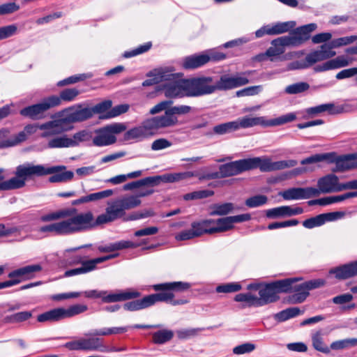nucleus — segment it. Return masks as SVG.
I'll return each mask as SVG.
<instances>
[{
	"instance_id": "f257e3e1",
	"label": "nucleus",
	"mask_w": 357,
	"mask_h": 357,
	"mask_svg": "<svg viewBox=\"0 0 357 357\" xmlns=\"http://www.w3.org/2000/svg\"><path fill=\"white\" fill-rule=\"evenodd\" d=\"M60 167H47L42 165H33L26 162L23 165H18L16 167L15 176L8 180L4 181L5 169L0 168V191H8L12 190L20 189L25 186L26 181L28 178L33 176H43L48 175L59 170Z\"/></svg>"
},
{
	"instance_id": "f03ea898",
	"label": "nucleus",
	"mask_w": 357,
	"mask_h": 357,
	"mask_svg": "<svg viewBox=\"0 0 357 357\" xmlns=\"http://www.w3.org/2000/svg\"><path fill=\"white\" fill-rule=\"evenodd\" d=\"M317 24L312 23L296 28L288 36H284L273 40L271 46L266 50V54L271 61H275L285 51V47H297L310 37V33L314 31Z\"/></svg>"
},
{
	"instance_id": "7ed1b4c3",
	"label": "nucleus",
	"mask_w": 357,
	"mask_h": 357,
	"mask_svg": "<svg viewBox=\"0 0 357 357\" xmlns=\"http://www.w3.org/2000/svg\"><path fill=\"white\" fill-rule=\"evenodd\" d=\"M70 218L64 220L68 234L91 229L98 225L108 223L106 215L102 213L96 218L90 211L74 213Z\"/></svg>"
},
{
	"instance_id": "20e7f679",
	"label": "nucleus",
	"mask_w": 357,
	"mask_h": 357,
	"mask_svg": "<svg viewBox=\"0 0 357 357\" xmlns=\"http://www.w3.org/2000/svg\"><path fill=\"white\" fill-rule=\"evenodd\" d=\"M324 160L330 163H335V167L332 168V172H342L351 169L354 167L351 161V155L337 156L334 152L314 154L301 160V164L304 165Z\"/></svg>"
},
{
	"instance_id": "39448f33",
	"label": "nucleus",
	"mask_w": 357,
	"mask_h": 357,
	"mask_svg": "<svg viewBox=\"0 0 357 357\" xmlns=\"http://www.w3.org/2000/svg\"><path fill=\"white\" fill-rule=\"evenodd\" d=\"M294 113H288L278 118L271 120H266L264 116H245L235 121L237 124V130L241 128H248L256 126L264 127H271L282 125L291 122L296 119Z\"/></svg>"
},
{
	"instance_id": "423d86ee",
	"label": "nucleus",
	"mask_w": 357,
	"mask_h": 357,
	"mask_svg": "<svg viewBox=\"0 0 357 357\" xmlns=\"http://www.w3.org/2000/svg\"><path fill=\"white\" fill-rule=\"evenodd\" d=\"M141 204V200L135 195L123 197L109 202L105 214L108 223L112 222L125 215L126 210L134 208Z\"/></svg>"
},
{
	"instance_id": "0eeeda50",
	"label": "nucleus",
	"mask_w": 357,
	"mask_h": 357,
	"mask_svg": "<svg viewBox=\"0 0 357 357\" xmlns=\"http://www.w3.org/2000/svg\"><path fill=\"white\" fill-rule=\"evenodd\" d=\"M246 162L248 171L255 168H259V169L264 172L293 167L298 164L297 161L295 160L273 162L270 158L266 157L248 158L246 159Z\"/></svg>"
},
{
	"instance_id": "6e6552de",
	"label": "nucleus",
	"mask_w": 357,
	"mask_h": 357,
	"mask_svg": "<svg viewBox=\"0 0 357 357\" xmlns=\"http://www.w3.org/2000/svg\"><path fill=\"white\" fill-rule=\"evenodd\" d=\"M126 129L124 124L115 123L95 130L96 136L92 138L93 144L96 146H107L116 142L115 135Z\"/></svg>"
},
{
	"instance_id": "1a4fd4ad",
	"label": "nucleus",
	"mask_w": 357,
	"mask_h": 357,
	"mask_svg": "<svg viewBox=\"0 0 357 357\" xmlns=\"http://www.w3.org/2000/svg\"><path fill=\"white\" fill-rule=\"evenodd\" d=\"M336 52L331 50L327 44L322 45L319 50L313 51L305 56L303 61H296L288 65L289 70L305 69L314 63L333 57Z\"/></svg>"
},
{
	"instance_id": "9d476101",
	"label": "nucleus",
	"mask_w": 357,
	"mask_h": 357,
	"mask_svg": "<svg viewBox=\"0 0 357 357\" xmlns=\"http://www.w3.org/2000/svg\"><path fill=\"white\" fill-rule=\"evenodd\" d=\"M187 97H199L214 93L215 84L212 77L187 79Z\"/></svg>"
},
{
	"instance_id": "9b49d317",
	"label": "nucleus",
	"mask_w": 357,
	"mask_h": 357,
	"mask_svg": "<svg viewBox=\"0 0 357 357\" xmlns=\"http://www.w3.org/2000/svg\"><path fill=\"white\" fill-rule=\"evenodd\" d=\"M56 116L61 117L63 123L69 124L82 122L93 116V111L89 107H82L81 105L70 107L58 112Z\"/></svg>"
},
{
	"instance_id": "f8f14e48",
	"label": "nucleus",
	"mask_w": 357,
	"mask_h": 357,
	"mask_svg": "<svg viewBox=\"0 0 357 357\" xmlns=\"http://www.w3.org/2000/svg\"><path fill=\"white\" fill-rule=\"evenodd\" d=\"M248 171L246 159L238 160L222 165L219 167V171L208 174L202 178L218 179L238 175Z\"/></svg>"
},
{
	"instance_id": "ddd939ff",
	"label": "nucleus",
	"mask_w": 357,
	"mask_h": 357,
	"mask_svg": "<svg viewBox=\"0 0 357 357\" xmlns=\"http://www.w3.org/2000/svg\"><path fill=\"white\" fill-rule=\"evenodd\" d=\"M251 73L252 71H246L234 76L223 75L214 82L215 91H227L245 85L249 83L248 76Z\"/></svg>"
},
{
	"instance_id": "4468645a",
	"label": "nucleus",
	"mask_w": 357,
	"mask_h": 357,
	"mask_svg": "<svg viewBox=\"0 0 357 357\" xmlns=\"http://www.w3.org/2000/svg\"><path fill=\"white\" fill-rule=\"evenodd\" d=\"M190 288V284L184 282H164L157 284H153L152 289L158 291V293L169 292L173 295V296L165 302H169L172 305H183L188 303L186 299H178L174 300V291L181 292L188 290Z\"/></svg>"
},
{
	"instance_id": "2eb2a0df",
	"label": "nucleus",
	"mask_w": 357,
	"mask_h": 357,
	"mask_svg": "<svg viewBox=\"0 0 357 357\" xmlns=\"http://www.w3.org/2000/svg\"><path fill=\"white\" fill-rule=\"evenodd\" d=\"M173 295L169 292L156 293L144 296L139 300H135L124 304L123 307L128 311H137L149 307L158 301H165L170 299Z\"/></svg>"
},
{
	"instance_id": "dca6fc26",
	"label": "nucleus",
	"mask_w": 357,
	"mask_h": 357,
	"mask_svg": "<svg viewBox=\"0 0 357 357\" xmlns=\"http://www.w3.org/2000/svg\"><path fill=\"white\" fill-rule=\"evenodd\" d=\"M53 100H54L53 99ZM55 101L50 100V97L44 98L38 104L26 107L20 110V114L32 120L42 119L45 113L51 108L55 107Z\"/></svg>"
},
{
	"instance_id": "f3484780",
	"label": "nucleus",
	"mask_w": 357,
	"mask_h": 357,
	"mask_svg": "<svg viewBox=\"0 0 357 357\" xmlns=\"http://www.w3.org/2000/svg\"><path fill=\"white\" fill-rule=\"evenodd\" d=\"M63 347L70 351H96L103 345L98 337H81L65 343Z\"/></svg>"
},
{
	"instance_id": "a211bd4d",
	"label": "nucleus",
	"mask_w": 357,
	"mask_h": 357,
	"mask_svg": "<svg viewBox=\"0 0 357 357\" xmlns=\"http://www.w3.org/2000/svg\"><path fill=\"white\" fill-rule=\"evenodd\" d=\"M355 107L349 103H344L335 105L334 103H326L316 107H310L307 109L308 114H317L327 112L329 114H340L354 112Z\"/></svg>"
},
{
	"instance_id": "6ab92c4d",
	"label": "nucleus",
	"mask_w": 357,
	"mask_h": 357,
	"mask_svg": "<svg viewBox=\"0 0 357 357\" xmlns=\"http://www.w3.org/2000/svg\"><path fill=\"white\" fill-rule=\"evenodd\" d=\"M146 121L153 135L160 129L173 127L178 123L177 117H173L168 109L165 112L164 114L148 118Z\"/></svg>"
},
{
	"instance_id": "aec40b11",
	"label": "nucleus",
	"mask_w": 357,
	"mask_h": 357,
	"mask_svg": "<svg viewBox=\"0 0 357 357\" xmlns=\"http://www.w3.org/2000/svg\"><path fill=\"white\" fill-rule=\"evenodd\" d=\"M38 125L39 124L26 125L24 130L20 132L18 134L6 139L8 137V135L6 137L0 139V149L15 146L24 142L27 138V135H31L36 132L37 129H38Z\"/></svg>"
},
{
	"instance_id": "412c9836",
	"label": "nucleus",
	"mask_w": 357,
	"mask_h": 357,
	"mask_svg": "<svg viewBox=\"0 0 357 357\" xmlns=\"http://www.w3.org/2000/svg\"><path fill=\"white\" fill-rule=\"evenodd\" d=\"M272 283L266 284L264 286L259 284H250L248 289L259 290V297H257L258 305L263 306L268 303L275 302L279 297Z\"/></svg>"
},
{
	"instance_id": "4be33fe9",
	"label": "nucleus",
	"mask_w": 357,
	"mask_h": 357,
	"mask_svg": "<svg viewBox=\"0 0 357 357\" xmlns=\"http://www.w3.org/2000/svg\"><path fill=\"white\" fill-rule=\"evenodd\" d=\"M38 129L43 131L40 135L43 138L58 135L68 130L61 118L57 116L56 119L38 125Z\"/></svg>"
},
{
	"instance_id": "5701e85b",
	"label": "nucleus",
	"mask_w": 357,
	"mask_h": 357,
	"mask_svg": "<svg viewBox=\"0 0 357 357\" xmlns=\"http://www.w3.org/2000/svg\"><path fill=\"white\" fill-rule=\"evenodd\" d=\"M317 185L319 194L330 193L333 192H341L344 190V183H339L338 177L333 174H330L318 180Z\"/></svg>"
},
{
	"instance_id": "b1692460",
	"label": "nucleus",
	"mask_w": 357,
	"mask_h": 357,
	"mask_svg": "<svg viewBox=\"0 0 357 357\" xmlns=\"http://www.w3.org/2000/svg\"><path fill=\"white\" fill-rule=\"evenodd\" d=\"M280 195L285 200H294L317 197L319 195V191L317 190V188L312 187L292 188L284 191Z\"/></svg>"
},
{
	"instance_id": "393cba45",
	"label": "nucleus",
	"mask_w": 357,
	"mask_h": 357,
	"mask_svg": "<svg viewBox=\"0 0 357 357\" xmlns=\"http://www.w3.org/2000/svg\"><path fill=\"white\" fill-rule=\"evenodd\" d=\"M153 135V134L150 128V126L146 119H145L139 126L126 131L124 133L123 139L125 141H142L144 139L148 138Z\"/></svg>"
},
{
	"instance_id": "a878e982",
	"label": "nucleus",
	"mask_w": 357,
	"mask_h": 357,
	"mask_svg": "<svg viewBox=\"0 0 357 357\" xmlns=\"http://www.w3.org/2000/svg\"><path fill=\"white\" fill-rule=\"evenodd\" d=\"M114 255H108L83 261L81 267L66 271L64 273V276L71 277L76 275L86 273L94 270L96 264L104 262L108 259H112Z\"/></svg>"
},
{
	"instance_id": "bb28decb",
	"label": "nucleus",
	"mask_w": 357,
	"mask_h": 357,
	"mask_svg": "<svg viewBox=\"0 0 357 357\" xmlns=\"http://www.w3.org/2000/svg\"><path fill=\"white\" fill-rule=\"evenodd\" d=\"M186 79H181L166 84L163 89L165 96L167 98H181L187 96Z\"/></svg>"
},
{
	"instance_id": "cd10ccee",
	"label": "nucleus",
	"mask_w": 357,
	"mask_h": 357,
	"mask_svg": "<svg viewBox=\"0 0 357 357\" xmlns=\"http://www.w3.org/2000/svg\"><path fill=\"white\" fill-rule=\"evenodd\" d=\"M329 273L340 280L354 277L357 275V261L331 268Z\"/></svg>"
},
{
	"instance_id": "c85d7f7f",
	"label": "nucleus",
	"mask_w": 357,
	"mask_h": 357,
	"mask_svg": "<svg viewBox=\"0 0 357 357\" xmlns=\"http://www.w3.org/2000/svg\"><path fill=\"white\" fill-rule=\"evenodd\" d=\"M42 270V266L40 264L29 265L20 268L16 269L8 274V278L13 279L20 280H29L34 277L37 272Z\"/></svg>"
},
{
	"instance_id": "c756f323",
	"label": "nucleus",
	"mask_w": 357,
	"mask_h": 357,
	"mask_svg": "<svg viewBox=\"0 0 357 357\" xmlns=\"http://www.w3.org/2000/svg\"><path fill=\"white\" fill-rule=\"evenodd\" d=\"M303 211V208L299 206L292 207L290 206H282L267 210L266 215L270 218L285 216L290 217L302 214Z\"/></svg>"
},
{
	"instance_id": "7c9ffc66",
	"label": "nucleus",
	"mask_w": 357,
	"mask_h": 357,
	"mask_svg": "<svg viewBox=\"0 0 357 357\" xmlns=\"http://www.w3.org/2000/svg\"><path fill=\"white\" fill-rule=\"evenodd\" d=\"M140 296V293L135 289H129L124 291H117L102 296V301L105 303H115L136 298Z\"/></svg>"
},
{
	"instance_id": "2f4dec72",
	"label": "nucleus",
	"mask_w": 357,
	"mask_h": 357,
	"mask_svg": "<svg viewBox=\"0 0 357 357\" xmlns=\"http://www.w3.org/2000/svg\"><path fill=\"white\" fill-rule=\"evenodd\" d=\"M208 62L206 54H193L183 59L182 66L187 70H192L202 67Z\"/></svg>"
},
{
	"instance_id": "473e14b6",
	"label": "nucleus",
	"mask_w": 357,
	"mask_h": 357,
	"mask_svg": "<svg viewBox=\"0 0 357 357\" xmlns=\"http://www.w3.org/2000/svg\"><path fill=\"white\" fill-rule=\"evenodd\" d=\"M296 282L292 284L291 291L295 293L305 292L306 294H309L310 290L323 287L325 284V281L322 279L312 280L303 283Z\"/></svg>"
},
{
	"instance_id": "72a5a7b5",
	"label": "nucleus",
	"mask_w": 357,
	"mask_h": 357,
	"mask_svg": "<svg viewBox=\"0 0 357 357\" xmlns=\"http://www.w3.org/2000/svg\"><path fill=\"white\" fill-rule=\"evenodd\" d=\"M64 319H66L64 307L54 308L53 310H49L46 312L39 314L37 317V320L39 322H54Z\"/></svg>"
},
{
	"instance_id": "f704fd0d",
	"label": "nucleus",
	"mask_w": 357,
	"mask_h": 357,
	"mask_svg": "<svg viewBox=\"0 0 357 357\" xmlns=\"http://www.w3.org/2000/svg\"><path fill=\"white\" fill-rule=\"evenodd\" d=\"M79 94V91L75 88H69L62 90L60 92L59 96H49L50 100H54L55 107H58L61 105L62 101L71 102L75 99V98Z\"/></svg>"
},
{
	"instance_id": "c9c22d12",
	"label": "nucleus",
	"mask_w": 357,
	"mask_h": 357,
	"mask_svg": "<svg viewBox=\"0 0 357 357\" xmlns=\"http://www.w3.org/2000/svg\"><path fill=\"white\" fill-rule=\"evenodd\" d=\"M212 219L203 220L198 222H193L191 224V228L195 234V238L199 237L204 234H213L211 231Z\"/></svg>"
},
{
	"instance_id": "e433bc0d",
	"label": "nucleus",
	"mask_w": 357,
	"mask_h": 357,
	"mask_svg": "<svg viewBox=\"0 0 357 357\" xmlns=\"http://www.w3.org/2000/svg\"><path fill=\"white\" fill-rule=\"evenodd\" d=\"M41 233H50L56 235L68 234L65 220L52 223L39 228Z\"/></svg>"
},
{
	"instance_id": "4c0bfd02",
	"label": "nucleus",
	"mask_w": 357,
	"mask_h": 357,
	"mask_svg": "<svg viewBox=\"0 0 357 357\" xmlns=\"http://www.w3.org/2000/svg\"><path fill=\"white\" fill-rule=\"evenodd\" d=\"M76 211L75 208L59 210L41 216L40 220L47 222L66 218L75 213Z\"/></svg>"
},
{
	"instance_id": "58836bf2",
	"label": "nucleus",
	"mask_w": 357,
	"mask_h": 357,
	"mask_svg": "<svg viewBox=\"0 0 357 357\" xmlns=\"http://www.w3.org/2000/svg\"><path fill=\"white\" fill-rule=\"evenodd\" d=\"M296 26L294 21H289L285 22H278L272 25H269L268 29V35H279L287 33Z\"/></svg>"
},
{
	"instance_id": "ea45409f",
	"label": "nucleus",
	"mask_w": 357,
	"mask_h": 357,
	"mask_svg": "<svg viewBox=\"0 0 357 357\" xmlns=\"http://www.w3.org/2000/svg\"><path fill=\"white\" fill-rule=\"evenodd\" d=\"M213 223H211V231L213 234L225 232L230 230L234 227L231 224L229 216L219 218L218 220L212 219Z\"/></svg>"
},
{
	"instance_id": "a19ab883",
	"label": "nucleus",
	"mask_w": 357,
	"mask_h": 357,
	"mask_svg": "<svg viewBox=\"0 0 357 357\" xmlns=\"http://www.w3.org/2000/svg\"><path fill=\"white\" fill-rule=\"evenodd\" d=\"M211 215H226L231 213L234 209V204L227 202L222 204H214L209 207Z\"/></svg>"
},
{
	"instance_id": "79ce46f5",
	"label": "nucleus",
	"mask_w": 357,
	"mask_h": 357,
	"mask_svg": "<svg viewBox=\"0 0 357 357\" xmlns=\"http://www.w3.org/2000/svg\"><path fill=\"white\" fill-rule=\"evenodd\" d=\"M59 167H61L59 170L50 174H53L49 178V181L50 183L66 182L73 179L74 176V173L73 172H61L63 170H65L66 167L62 165H60Z\"/></svg>"
},
{
	"instance_id": "37998d69",
	"label": "nucleus",
	"mask_w": 357,
	"mask_h": 357,
	"mask_svg": "<svg viewBox=\"0 0 357 357\" xmlns=\"http://www.w3.org/2000/svg\"><path fill=\"white\" fill-rule=\"evenodd\" d=\"M93 138V132L89 130H82L70 137L71 147L77 146L80 143L89 142Z\"/></svg>"
},
{
	"instance_id": "c03bdc74",
	"label": "nucleus",
	"mask_w": 357,
	"mask_h": 357,
	"mask_svg": "<svg viewBox=\"0 0 357 357\" xmlns=\"http://www.w3.org/2000/svg\"><path fill=\"white\" fill-rule=\"evenodd\" d=\"M298 278H287L284 280H276L272 283L277 294L281 292L291 291L292 284L298 281Z\"/></svg>"
},
{
	"instance_id": "a18cd8bd",
	"label": "nucleus",
	"mask_w": 357,
	"mask_h": 357,
	"mask_svg": "<svg viewBox=\"0 0 357 357\" xmlns=\"http://www.w3.org/2000/svg\"><path fill=\"white\" fill-rule=\"evenodd\" d=\"M32 317L30 311H22L6 316L3 319L4 324H17L25 321Z\"/></svg>"
},
{
	"instance_id": "49530a36",
	"label": "nucleus",
	"mask_w": 357,
	"mask_h": 357,
	"mask_svg": "<svg viewBox=\"0 0 357 357\" xmlns=\"http://www.w3.org/2000/svg\"><path fill=\"white\" fill-rule=\"evenodd\" d=\"M312 342L313 347L320 352L328 354L330 349L324 343L323 333L321 331H316L312 335Z\"/></svg>"
},
{
	"instance_id": "de8ad7c7",
	"label": "nucleus",
	"mask_w": 357,
	"mask_h": 357,
	"mask_svg": "<svg viewBox=\"0 0 357 357\" xmlns=\"http://www.w3.org/2000/svg\"><path fill=\"white\" fill-rule=\"evenodd\" d=\"M301 313L300 309L297 307H289L283 310L274 315L275 320L282 322L291 318H294Z\"/></svg>"
},
{
	"instance_id": "09e8293b",
	"label": "nucleus",
	"mask_w": 357,
	"mask_h": 357,
	"mask_svg": "<svg viewBox=\"0 0 357 357\" xmlns=\"http://www.w3.org/2000/svg\"><path fill=\"white\" fill-rule=\"evenodd\" d=\"M213 130L218 135H226L237 130V124L235 121L220 123L214 126Z\"/></svg>"
},
{
	"instance_id": "8fccbe9b",
	"label": "nucleus",
	"mask_w": 357,
	"mask_h": 357,
	"mask_svg": "<svg viewBox=\"0 0 357 357\" xmlns=\"http://www.w3.org/2000/svg\"><path fill=\"white\" fill-rule=\"evenodd\" d=\"M173 331L170 330H160L153 333V342L155 344H162L172 339Z\"/></svg>"
},
{
	"instance_id": "3c124183",
	"label": "nucleus",
	"mask_w": 357,
	"mask_h": 357,
	"mask_svg": "<svg viewBox=\"0 0 357 357\" xmlns=\"http://www.w3.org/2000/svg\"><path fill=\"white\" fill-rule=\"evenodd\" d=\"M47 146L50 149L71 147L70 137L63 135L52 138L48 142Z\"/></svg>"
},
{
	"instance_id": "603ef678",
	"label": "nucleus",
	"mask_w": 357,
	"mask_h": 357,
	"mask_svg": "<svg viewBox=\"0 0 357 357\" xmlns=\"http://www.w3.org/2000/svg\"><path fill=\"white\" fill-rule=\"evenodd\" d=\"M234 301L236 302H244L245 303V306L248 307L259 306L258 305L257 296L252 295L251 293L236 294L234 297Z\"/></svg>"
},
{
	"instance_id": "864d4df0",
	"label": "nucleus",
	"mask_w": 357,
	"mask_h": 357,
	"mask_svg": "<svg viewBox=\"0 0 357 357\" xmlns=\"http://www.w3.org/2000/svg\"><path fill=\"white\" fill-rule=\"evenodd\" d=\"M357 345V338H348L335 341L331 343V349L333 350H340L353 347Z\"/></svg>"
},
{
	"instance_id": "5fc2aeb1",
	"label": "nucleus",
	"mask_w": 357,
	"mask_h": 357,
	"mask_svg": "<svg viewBox=\"0 0 357 357\" xmlns=\"http://www.w3.org/2000/svg\"><path fill=\"white\" fill-rule=\"evenodd\" d=\"M357 40L356 36H350L339 38L337 39H334L331 41L328 45V47H330L331 50H333V48L340 47L341 46L349 45Z\"/></svg>"
},
{
	"instance_id": "6e6d98bb",
	"label": "nucleus",
	"mask_w": 357,
	"mask_h": 357,
	"mask_svg": "<svg viewBox=\"0 0 357 357\" xmlns=\"http://www.w3.org/2000/svg\"><path fill=\"white\" fill-rule=\"evenodd\" d=\"M268 197L266 195H258L251 197L245 200V205L249 208H256L266 204Z\"/></svg>"
},
{
	"instance_id": "4d7b16f0",
	"label": "nucleus",
	"mask_w": 357,
	"mask_h": 357,
	"mask_svg": "<svg viewBox=\"0 0 357 357\" xmlns=\"http://www.w3.org/2000/svg\"><path fill=\"white\" fill-rule=\"evenodd\" d=\"M149 77H151L149 79L144 80L142 82L143 86H149L159 83L162 79L165 78V75L162 70H155L154 73H150L148 74Z\"/></svg>"
},
{
	"instance_id": "13d9d810",
	"label": "nucleus",
	"mask_w": 357,
	"mask_h": 357,
	"mask_svg": "<svg viewBox=\"0 0 357 357\" xmlns=\"http://www.w3.org/2000/svg\"><path fill=\"white\" fill-rule=\"evenodd\" d=\"M310 85L307 82H297L287 86L285 88V93L287 94H297L308 90Z\"/></svg>"
},
{
	"instance_id": "bf43d9fd",
	"label": "nucleus",
	"mask_w": 357,
	"mask_h": 357,
	"mask_svg": "<svg viewBox=\"0 0 357 357\" xmlns=\"http://www.w3.org/2000/svg\"><path fill=\"white\" fill-rule=\"evenodd\" d=\"M241 289V285L238 282L225 283L218 285L215 290L218 293H232Z\"/></svg>"
},
{
	"instance_id": "052dcab7",
	"label": "nucleus",
	"mask_w": 357,
	"mask_h": 357,
	"mask_svg": "<svg viewBox=\"0 0 357 357\" xmlns=\"http://www.w3.org/2000/svg\"><path fill=\"white\" fill-rule=\"evenodd\" d=\"M88 310V307L83 304H76L70 306L68 308H65V313L66 318L73 317L75 315L79 314L86 312Z\"/></svg>"
},
{
	"instance_id": "680f3d73",
	"label": "nucleus",
	"mask_w": 357,
	"mask_h": 357,
	"mask_svg": "<svg viewBox=\"0 0 357 357\" xmlns=\"http://www.w3.org/2000/svg\"><path fill=\"white\" fill-rule=\"evenodd\" d=\"M213 195V192L211 190H199V191H195L190 193L185 194L183 196V199L185 200H194V199H199L202 198L208 197Z\"/></svg>"
},
{
	"instance_id": "e2e57ef3",
	"label": "nucleus",
	"mask_w": 357,
	"mask_h": 357,
	"mask_svg": "<svg viewBox=\"0 0 357 357\" xmlns=\"http://www.w3.org/2000/svg\"><path fill=\"white\" fill-rule=\"evenodd\" d=\"M262 90V86L258 85V86H248L246 88H244L241 90L237 91L236 94L238 97L241 96H255L257 95L259 93H260Z\"/></svg>"
},
{
	"instance_id": "0e129e2a",
	"label": "nucleus",
	"mask_w": 357,
	"mask_h": 357,
	"mask_svg": "<svg viewBox=\"0 0 357 357\" xmlns=\"http://www.w3.org/2000/svg\"><path fill=\"white\" fill-rule=\"evenodd\" d=\"M113 195L112 190H105L86 195L87 202H96L107 197H109Z\"/></svg>"
},
{
	"instance_id": "69168bd1",
	"label": "nucleus",
	"mask_w": 357,
	"mask_h": 357,
	"mask_svg": "<svg viewBox=\"0 0 357 357\" xmlns=\"http://www.w3.org/2000/svg\"><path fill=\"white\" fill-rule=\"evenodd\" d=\"M17 31V26L15 24H10L0 27V40L15 35Z\"/></svg>"
},
{
	"instance_id": "338daca9",
	"label": "nucleus",
	"mask_w": 357,
	"mask_h": 357,
	"mask_svg": "<svg viewBox=\"0 0 357 357\" xmlns=\"http://www.w3.org/2000/svg\"><path fill=\"white\" fill-rule=\"evenodd\" d=\"M324 224V220L321 214L318 215L315 217L308 218L303 221V225L304 227L307 229H312L316 227L321 226Z\"/></svg>"
},
{
	"instance_id": "774afa93",
	"label": "nucleus",
	"mask_w": 357,
	"mask_h": 357,
	"mask_svg": "<svg viewBox=\"0 0 357 357\" xmlns=\"http://www.w3.org/2000/svg\"><path fill=\"white\" fill-rule=\"evenodd\" d=\"M328 62L331 70L347 66L350 63L349 59L344 56H339L335 59L329 60Z\"/></svg>"
}]
</instances>
